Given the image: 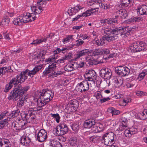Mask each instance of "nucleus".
I'll use <instances>...</instances> for the list:
<instances>
[{
    "label": "nucleus",
    "mask_w": 147,
    "mask_h": 147,
    "mask_svg": "<svg viewBox=\"0 0 147 147\" xmlns=\"http://www.w3.org/2000/svg\"><path fill=\"white\" fill-rule=\"evenodd\" d=\"M137 11L141 15L147 14V5H142L137 9Z\"/></svg>",
    "instance_id": "6ab92c4d"
},
{
    "label": "nucleus",
    "mask_w": 147,
    "mask_h": 147,
    "mask_svg": "<svg viewBox=\"0 0 147 147\" xmlns=\"http://www.w3.org/2000/svg\"><path fill=\"white\" fill-rule=\"evenodd\" d=\"M134 0H122V3L120 5L122 8L127 7L129 5L133 3Z\"/></svg>",
    "instance_id": "c756f323"
},
{
    "label": "nucleus",
    "mask_w": 147,
    "mask_h": 147,
    "mask_svg": "<svg viewBox=\"0 0 147 147\" xmlns=\"http://www.w3.org/2000/svg\"><path fill=\"white\" fill-rule=\"evenodd\" d=\"M40 98L44 99L43 102H45V104H46L52 99L54 96V93L46 89L42 90V93L40 92Z\"/></svg>",
    "instance_id": "423d86ee"
},
{
    "label": "nucleus",
    "mask_w": 147,
    "mask_h": 147,
    "mask_svg": "<svg viewBox=\"0 0 147 147\" xmlns=\"http://www.w3.org/2000/svg\"><path fill=\"white\" fill-rule=\"evenodd\" d=\"M10 119L9 118H7V119H5L0 121V124L2 128L5 127V125L7 124V123L9 121Z\"/></svg>",
    "instance_id": "37998d69"
},
{
    "label": "nucleus",
    "mask_w": 147,
    "mask_h": 147,
    "mask_svg": "<svg viewBox=\"0 0 147 147\" xmlns=\"http://www.w3.org/2000/svg\"><path fill=\"white\" fill-rule=\"evenodd\" d=\"M67 37L63 39L62 42L64 44L66 43L67 42H69V41L71 39H73V38L74 36L73 35H68L67 36Z\"/></svg>",
    "instance_id": "c03bdc74"
},
{
    "label": "nucleus",
    "mask_w": 147,
    "mask_h": 147,
    "mask_svg": "<svg viewBox=\"0 0 147 147\" xmlns=\"http://www.w3.org/2000/svg\"><path fill=\"white\" fill-rule=\"evenodd\" d=\"M50 63V65L46 69L45 71L43 72L44 75L45 76L50 73L51 71H53L56 67V66H55V64L51 63V62Z\"/></svg>",
    "instance_id": "f3484780"
},
{
    "label": "nucleus",
    "mask_w": 147,
    "mask_h": 147,
    "mask_svg": "<svg viewBox=\"0 0 147 147\" xmlns=\"http://www.w3.org/2000/svg\"><path fill=\"white\" fill-rule=\"evenodd\" d=\"M47 131L45 129H40L37 134V140L40 142H43L47 138Z\"/></svg>",
    "instance_id": "1a4fd4ad"
},
{
    "label": "nucleus",
    "mask_w": 147,
    "mask_h": 147,
    "mask_svg": "<svg viewBox=\"0 0 147 147\" xmlns=\"http://www.w3.org/2000/svg\"><path fill=\"white\" fill-rule=\"evenodd\" d=\"M74 64H67L64 67V69L66 71H71L74 69Z\"/></svg>",
    "instance_id": "ea45409f"
},
{
    "label": "nucleus",
    "mask_w": 147,
    "mask_h": 147,
    "mask_svg": "<svg viewBox=\"0 0 147 147\" xmlns=\"http://www.w3.org/2000/svg\"><path fill=\"white\" fill-rule=\"evenodd\" d=\"M98 9V7H96V8H91L90 9H89L86 11V13H87V16H89L91 15V14H93L96 12V9Z\"/></svg>",
    "instance_id": "79ce46f5"
},
{
    "label": "nucleus",
    "mask_w": 147,
    "mask_h": 147,
    "mask_svg": "<svg viewBox=\"0 0 147 147\" xmlns=\"http://www.w3.org/2000/svg\"><path fill=\"white\" fill-rule=\"evenodd\" d=\"M105 32L106 33V34L103 36L100 40H96L95 44L98 46L102 45L105 43V41L106 40L110 42L113 41V40L115 38L114 37L109 36L110 35L107 34V32Z\"/></svg>",
    "instance_id": "0eeeda50"
},
{
    "label": "nucleus",
    "mask_w": 147,
    "mask_h": 147,
    "mask_svg": "<svg viewBox=\"0 0 147 147\" xmlns=\"http://www.w3.org/2000/svg\"><path fill=\"white\" fill-rule=\"evenodd\" d=\"M32 7H30V9L28 10V12L26 13V14H27L28 16V18H30L32 16H34V11L32 10Z\"/></svg>",
    "instance_id": "de8ad7c7"
},
{
    "label": "nucleus",
    "mask_w": 147,
    "mask_h": 147,
    "mask_svg": "<svg viewBox=\"0 0 147 147\" xmlns=\"http://www.w3.org/2000/svg\"><path fill=\"white\" fill-rule=\"evenodd\" d=\"M42 67V65H37L32 70L26 69L25 70L21 72L19 76L20 77V79L22 80V82H24L25 80L27 79L28 76H29L32 78L33 75L35 74L37 72L40 70Z\"/></svg>",
    "instance_id": "20e7f679"
},
{
    "label": "nucleus",
    "mask_w": 147,
    "mask_h": 147,
    "mask_svg": "<svg viewBox=\"0 0 147 147\" xmlns=\"http://www.w3.org/2000/svg\"><path fill=\"white\" fill-rule=\"evenodd\" d=\"M58 129L61 130L64 135L66 134L68 132V127L64 123L59 125Z\"/></svg>",
    "instance_id": "393cba45"
},
{
    "label": "nucleus",
    "mask_w": 147,
    "mask_h": 147,
    "mask_svg": "<svg viewBox=\"0 0 147 147\" xmlns=\"http://www.w3.org/2000/svg\"><path fill=\"white\" fill-rule=\"evenodd\" d=\"M77 139L76 137H71L69 141L70 144L72 146H75L77 144Z\"/></svg>",
    "instance_id": "a19ab883"
},
{
    "label": "nucleus",
    "mask_w": 147,
    "mask_h": 147,
    "mask_svg": "<svg viewBox=\"0 0 147 147\" xmlns=\"http://www.w3.org/2000/svg\"><path fill=\"white\" fill-rule=\"evenodd\" d=\"M91 79V80L90 79H87V80H86L87 81V82L88 81L89 82H89V84L90 85H93L95 84V81L93 78Z\"/></svg>",
    "instance_id": "e2e57ef3"
},
{
    "label": "nucleus",
    "mask_w": 147,
    "mask_h": 147,
    "mask_svg": "<svg viewBox=\"0 0 147 147\" xmlns=\"http://www.w3.org/2000/svg\"><path fill=\"white\" fill-rule=\"evenodd\" d=\"M95 4H97L101 8H102L104 9H105V5L102 2V1L101 0H99L98 1H95L93 3V4H89L90 5H95Z\"/></svg>",
    "instance_id": "58836bf2"
},
{
    "label": "nucleus",
    "mask_w": 147,
    "mask_h": 147,
    "mask_svg": "<svg viewBox=\"0 0 147 147\" xmlns=\"http://www.w3.org/2000/svg\"><path fill=\"white\" fill-rule=\"evenodd\" d=\"M84 76L86 80L87 79L91 80V78H94L96 77V72L93 69L89 70L86 71Z\"/></svg>",
    "instance_id": "2eb2a0df"
},
{
    "label": "nucleus",
    "mask_w": 147,
    "mask_h": 147,
    "mask_svg": "<svg viewBox=\"0 0 147 147\" xmlns=\"http://www.w3.org/2000/svg\"><path fill=\"white\" fill-rule=\"evenodd\" d=\"M50 146L52 147H62L61 143L56 140H51Z\"/></svg>",
    "instance_id": "a878e982"
},
{
    "label": "nucleus",
    "mask_w": 147,
    "mask_h": 147,
    "mask_svg": "<svg viewBox=\"0 0 147 147\" xmlns=\"http://www.w3.org/2000/svg\"><path fill=\"white\" fill-rule=\"evenodd\" d=\"M20 112V111L19 110L17 109L15 111H12L10 114V115L12 117V118H14L15 117L17 116L18 115H19Z\"/></svg>",
    "instance_id": "49530a36"
},
{
    "label": "nucleus",
    "mask_w": 147,
    "mask_h": 147,
    "mask_svg": "<svg viewBox=\"0 0 147 147\" xmlns=\"http://www.w3.org/2000/svg\"><path fill=\"white\" fill-rule=\"evenodd\" d=\"M32 9L34 11V14L35 15L36 14H39L43 11L42 7L41 6H33Z\"/></svg>",
    "instance_id": "4be33fe9"
},
{
    "label": "nucleus",
    "mask_w": 147,
    "mask_h": 147,
    "mask_svg": "<svg viewBox=\"0 0 147 147\" xmlns=\"http://www.w3.org/2000/svg\"><path fill=\"white\" fill-rule=\"evenodd\" d=\"M95 124L94 119H90L86 120L84 124V127L85 128H90L93 125Z\"/></svg>",
    "instance_id": "a211bd4d"
},
{
    "label": "nucleus",
    "mask_w": 147,
    "mask_h": 147,
    "mask_svg": "<svg viewBox=\"0 0 147 147\" xmlns=\"http://www.w3.org/2000/svg\"><path fill=\"white\" fill-rule=\"evenodd\" d=\"M86 62L85 63V64L87 66H91L103 63L100 61H97L94 59H89L88 58H86Z\"/></svg>",
    "instance_id": "dca6fc26"
},
{
    "label": "nucleus",
    "mask_w": 147,
    "mask_h": 147,
    "mask_svg": "<svg viewBox=\"0 0 147 147\" xmlns=\"http://www.w3.org/2000/svg\"><path fill=\"white\" fill-rule=\"evenodd\" d=\"M22 18L20 17L19 16L18 17L15 18L14 19L13 21V24L16 25L20 26L23 24L22 22H23L22 21H21Z\"/></svg>",
    "instance_id": "473e14b6"
},
{
    "label": "nucleus",
    "mask_w": 147,
    "mask_h": 147,
    "mask_svg": "<svg viewBox=\"0 0 147 147\" xmlns=\"http://www.w3.org/2000/svg\"><path fill=\"white\" fill-rule=\"evenodd\" d=\"M25 123L24 121H19L18 122L17 125L16 130L17 131H19L22 129L25 128L26 127H24Z\"/></svg>",
    "instance_id": "cd10ccee"
},
{
    "label": "nucleus",
    "mask_w": 147,
    "mask_h": 147,
    "mask_svg": "<svg viewBox=\"0 0 147 147\" xmlns=\"http://www.w3.org/2000/svg\"><path fill=\"white\" fill-rule=\"evenodd\" d=\"M22 82V80L20 79V77L18 75L16 77L13 78L9 82V83L12 86H14V88L10 93L9 96L8 97V99L13 100L16 101L20 96H23V94L26 93L29 88V86H26L24 88L22 87L20 84Z\"/></svg>",
    "instance_id": "f257e3e1"
},
{
    "label": "nucleus",
    "mask_w": 147,
    "mask_h": 147,
    "mask_svg": "<svg viewBox=\"0 0 147 147\" xmlns=\"http://www.w3.org/2000/svg\"><path fill=\"white\" fill-rule=\"evenodd\" d=\"M147 74V72H144L140 73L138 76V79L139 81H140L143 79L144 78V76Z\"/></svg>",
    "instance_id": "603ef678"
},
{
    "label": "nucleus",
    "mask_w": 147,
    "mask_h": 147,
    "mask_svg": "<svg viewBox=\"0 0 147 147\" xmlns=\"http://www.w3.org/2000/svg\"><path fill=\"white\" fill-rule=\"evenodd\" d=\"M24 94H23L22 96L18 98L20 99L17 102V106L18 107L21 108L24 105V101L25 100V95H24Z\"/></svg>",
    "instance_id": "b1692460"
},
{
    "label": "nucleus",
    "mask_w": 147,
    "mask_h": 147,
    "mask_svg": "<svg viewBox=\"0 0 147 147\" xmlns=\"http://www.w3.org/2000/svg\"><path fill=\"white\" fill-rule=\"evenodd\" d=\"M20 17H21L22 18V20H21V21H22L23 22H22V24H23L24 23H25L28 22H29V20H27V19H28V16L27 14H26V15H21L20 16Z\"/></svg>",
    "instance_id": "a18cd8bd"
},
{
    "label": "nucleus",
    "mask_w": 147,
    "mask_h": 147,
    "mask_svg": "<svg viewBox=\"0 0 147 147\" xmlns=\"http://www.w3.org/2000/svg\"><path fill=\"white\" fill-rule=\"evenodd\" d=\"M117 13V14H119L120 17L122 19L126 18L127 16V11L124 9H120L118 11Z\"/></svg>",
    "instance_id": "5701e85b"
},
{
    "label": "nucleus",
    "mask_w": 147,
    "mask_h": 147,
    "mask_svg": "<svg viewBox=\"0 0 147 147\" xmlns=\"http://www.w3.org/2000/svg\"><path fill=\"white\" fill-rule=\"evenodd\" d=\"M11 69V67H5L0 68V76H2L5 74L6 72H8V70Z\"/></svg>",
    "instance_id": "e433bc0d"
},
{
    "label": "nucleus",
    "mask_w": 147,
    "mask_h": 147,
    "mask_svg": "<svg viewBox=\"0 0 147 147\" xmlns=\"http://www.w3.org/2000/svg\"><path fill=\"white\" fill-rule=\"evenodd\" d=\"M116 136L114 133L110 132L106 133L102 137V142L107 146H110V145L115 142V136Z\"/></svg>",
    "instance_id": "39448f33"
},
{
    "label": "nucleus",
    "mask_w": 147,
    "mask_h": 147,
    "mask_svg": "<svg viewBox=\"0 0 147 147\" xmlns=\"http://www.w3.org/2000/svg\"><path fill=\"white\" fill-rule=\"evenodd\" d=\"M96 98L97 99H99L100 98V96H101V97L102 98V96L101 95V92L100 91L98 92L96 94Z\"/></svg>",
    "instance_id": "774afa93"
},
{
    "label": "nucleus",
    "mask_w": 147,
    "mask_h": 147,
    "mask_svg": "<svg viewBox=\"0 0 147 147\" xmlns=\"http://www.w3.org/2000/svg\"><path fill=\"white\" fill-rule=\"evenodd\" d=\"M12 86V85L9 82V83L7 84L4 90V92H8Z\"/></svg>",
    "instance_id": "864d4df0"
},
{
    "label": "nucleus",
    "mask_w": 147,
    "mask_h": 147,
    "mask_svg": "<svg viewBox=\"0 0 147 147\" xmlns=\"http://www.w3.org/2000/svg\"><path fill=\"white\" fill-rule=\"evenodd\" d=\"M127 127V125H126V124H123V123L122 122L121 125H120L118 129H117V131L118 130L119 131H123L125 130V128H126Z\"/></svg>",
    "instance_id": "6e6d98bb"
},
{
    "label": "nucleus",
    "mask_w": 147,
    "mask_h": 147,
    "mask_svg": "<svg viewBox=\"0 0 147 147\" xmlns=\"http://www.w3.org/2000/svg\"><path fill=\"white\" fill-rule=\"evenodd\" d=\"M147 50V46L146 43L142 41H136L132 43L128 48L129 52L136 53Z\"/></svg>",
    "instance_id": "7ed1b4c3"
},
{
    "label": "nucleus",
    "mask_w": 147,
    "mask_h": 147,
    "mask_svg": "<svg viewBox=\"0 0 147 147\" xmlns=\"http://www.w3.org/2000/svg\"><path fill=\"white\" fill-rule=\"evenodd\" d=\"M142 20V18L141 17H133L129 19V21L130 22H139Z\"/></svg>",
    "instance_id": "4c0bfd02"
},
{
    "label": "nucleus",
    "mask_w": 147,
    "mask_h": 147,
    "mask_svg": "<svg viewBox=\"0 0 147 147\" xmlns=\"http://www.w3.org/2000/svg\"><path fill=\"white\" fill-rule=\"evenodd\" d=\"M110 98L109 97H107L106 98H104L102 99H101L100 101L101 103H103L105 102L106 101L110 100Z\"/></svg>",
    "instance_id": "69168bd1"
},
{
    "label": "nucleus",
    "mask_w": 147,
    "mask_h": 147,
    "mask_svg": "<svg viewBox=\"0 0 147 147\" xmlns=\"http://www.w3.org/2000/svg\"><path fill=\"white\" fill-rule=\"evenodd\" d=\"M139 114L141 115L140 117L143 120L147 119V115H146L145 112H142L140 113Z\"/></svg>",
    "instance_id": "bf43d9fd"
},
{
    "label": "nucleus",
    "mask_w": 147,
    "mask_h": 147,
    "mask_svg": "<svg viewBox=\"0 0 147 147\" xmlns=\"http://www.w3.org/2000/svg\"><path fill=\"white\" fill-rule=\"evenodd\" d=\"M72 105L70 104L69 105V107L67 109L71 112L75 111L76 110V107L74 106H72Z\"/></svg>",
    "instance_id": "13d9d810"
},
{
    "label": "nucleus",
    "mask_w": 147,
    "mask_h": 147,
    "mask_svg": "<svg viewBox=\"0 0 147 147\" xmlns=\"http://www.w3.org/2000/svg\"><path fill=\"white\" fill-rule=\"evenodd\" d=\"M110 53V51L108 49H96L93 51L92 55L94 56L98 55H100L109 54Z\"/></svg>",
    "instance_id": "ddd939ff"
},
{
    "label": "nucleus",
    "mask_w": 147,
    "mask_h": 147,
    "mask_svg": "<svg viewBox=\"0 0 147 147\" xmlns=\"http://www.w3.org/2000/svg\"><path fill=\"white\" fill-rule=\"evenodd\" d=\"M137 132V129H134V131H130L129 130H126L124 131V134L125 136L127 137H130L132 135L136 134Z\"/></svg>",
    "instance_id": "bb28decb"
},
{
    "label": "nucleus",
    "mask_w": 147,
    "mask_h": 147,
    "mask_svg": "<svg viewBox=\"0 0 147 147\" xmlns=\"http://www.w3.org/2000/svg\"><path fill=\"white\" fill-rule=\"evenodd\" d=\"M110 71L106 68L101 69L100 71V76L105 79H110L112 75Z\"/></svg>",
    "instance_id": "9b49d317"
},
{
    "label": "nucleus",
    "mask_w": 147,
    "mask_h": 147,
    "mask_svg": "<svg viewBox=\"0 0 147 147\" xmlns=\"http://www.w3.org/2000/svg\"><path fill=\"white\" fill-rule=\"evenodd\" d=\"M76 44L72 45L71 46L74 47L75 45L76 46L81 45L84 43V41L81 39H79L76 40Z\"/></svg>",
    "instance_id": "5fc2aeb1"
},
{
    "label": "nucleus",
    "mask_w": 147,
    "mask_h": 147,
    "mask_svg": "<svg viewBox=\"0 0 147 147\" xmlns=\"http://www.w3.org/2000/svg\"><path fill=\"white\" fill-rule=\"evenodd\" d=\"M46 53V51L44 50H42L41 52L39 53L38 55L35 57V58L37 59H40L38 61L39 62H40L42 61H44V59H45L44 56Z\"/></svg>",
    "instance_id": "412c9836"
},
{
    "label": "nucleus",
    "mask_w": 147,
    "mask_h": 147,
    "mask_svg": "<svg viewBox=\"0 0 147 147\" xmlns=\"http://www.w3.org/2000/svg\"><path fill=\"white\" fill-rule=\"evenodd\" d=\"M89 52L88 49L82 50V51H79L76 55L77 57L78 58H80L82 56H84L87 54Z\"/></svg>",
    "instance_id": "72a5a7b5"
},
{
    "label": "nucleus",
    "mask_w": 147,
    "mask_h": 147,
    "mask_svg": "<svg viewBox=\"0 0 147 147\" xmlns=\"http://www.w3.org/2000/svg\"><path fill=\"white\" fill-rule=\"evenodd\" d=\"M10 19L7 16H6L5 18H4L2 20V22L0 23V26L2 25V26L4 27L7 26L10 22Z\"/></svg>",
    "instance_id": "7c9ffc66"
},
{
    "label": "nucleus",
    "mask_w": 147,
    "mask_h": 147,
    "mask_svg": "<svg viewBox=\"0 0 147 147\" xmlns=\"http://www.w3.org/2000/svg\"><path fill=\"white\" fill-rule=\"evenodd\" d=\"M51 116L55 119L56 122L58 123L59 122V119L60 117L58 114H51Z\"/></svg>",
    "instance_id": "3c124183"
},
{
    "label": "nucleus",
    "mask_w": 147,
    "mask_h": 147,
    "mask_svg": "<svg viewBox=\"0 0 147 147\" xmlns=\"http://www.w3.org/2000/svg\"><path fill=\"white\" fill-rule=\"evenodd\" d=\"M78 10L77 9H76L75 7H74V8H71L70 9H69L68 11V13L70 16H71L73 15L74 12H75V13L76 12H77L78 11Z\"/></svg>",
    "instance_id": "8fccbe9b"
},
{
    "label": "nucleus",
    "mask_w": 147,
    "mask_h": 147,
    "mask_svg": "<svg viewBox=\"0 0 147 147\" xmlns=\"http://www.w3.org/2000/svg\"><path fill=\"white\" fill-rule=\"evenodd\" d=\"M72 54L71 53H69L67 54L65 56V57H64L65 60L69 59L71 58L72 57Z\"/></svg>",
    "instance_id": "680f3d73"
},
{
    "label": "nucleus",
    "mask_w": 147,
    "mask_h": 147,
    "mask_svg": "<svg viewBox=\"0 0 147 147\" xmlns=\"http://www.w3.org/2000/svg\"><path fill=\"white\" fill-rule=\"evenodd\" d=\"M107 111L111 113L112 116L117 115L120 113V111L119 110L116 109L113 107L109 108L107 109Z\"/></svg>",
    "instance_id": "2f4dec72"
},
{
    "label": "nucleus",
    "mask_w": 147,
    "mask_h": 147,
    "mask_svg": "<svg viewBox=\"0 0 147 147\" xmlns=\"http://www.w3.org/2000/svg\"><path fill=\"white\" fill-rule=\"evenodd\" d=\"M115 72L117 74L121 76H125L129 74L130 70L127 67L121 66L116 67Z\"/></svg>",
    "instance_id": "6e6552de"
},
{
    "label": "nucleus",
    "mask_w": 147,
    "mask_h": 147,
    "mask_svg": "<svg viewBox=\"0 0 147 147\" xmlns=\"http://www.w3.org/2000/svg\"><path fill=\"white\" fill-rule=\"evenodd\" d=\"M91 132L90 131H87L85 132V135H87L88 134L90 135L91 133L94 132L95 133L98 132L99 131V129L98 127L95 125V124L94 125H93L91 127Z\"/></svg>",
    "instance_id": "c85d7f7f"
},
{
    "label": "nucleus",
    "mask_w": 147,
    "mask_h": 147,
    "mask_svg": "<svg viewBox=\"0 0 147 147\" xmlns=\"http://www.w3.org/2000/svg\"><path fill=\"white\" fill-rule=\"evenodd\" d=\"M7 112H8L7 111H4L0 115V120L2 119L5 116L6 114L7 113Z\"/></svg>",
    "instance_id": "338daca9"
},
{
    "label": "nucleus",
    "mask_w": 147,
    "mask_h": 147,
    "mask_svg": "<svg viewBox=\"0 0 147 147\" xmlns=\"http://www.w3.org/2000/svg\"><path fill=\"white\" fill-rule=\"evenodd\" d=\"M78 90L82 92L88 90L89 87V84L87 80L83 81L78 84Z\"/></svg>",
    "instance_id": "9d476101"
},
{
    "label": "nucleus",
    "mask_w": 147,
    "mask_h": 147,
    "mask_svg": "<svg viewBox=\"0 0 147 147\" xmlns=\"http://www.w3.org/2000/svg\"><path fill=\"white\" fill-rule=\"evenodd\" d=\"M146 94V93L144 92H143L140 91H138L136 92V95L138 96H143Z\"/></svg>",
    "instance_id": "0e129e2a"
},
{
    "label": "nucleus",
    "mask_w": 147,
    "mask_h": 147,
    "mask_svg": "<svg viewBox=\"0 0 147 147\" xmlns=\"http://www.w3.org/2000/svg\"><path fill=\"white\" fill-rule=\"evenodd\" d=\"M61 129H58V127L57 128H55L53 130L54 134L56 136H61L64 135Z\"/></svg>",
    "instance_id": "f704fd0d"
},
{
    "label": "nucleus",
    "mask_w": 147,
    "mask_h": 147,
    "mask_svg": "<svg viewBox=\"0 0 147 147\" xmlns=\"http://www.w3.org/2000/svg\"><path fill=\"white\" fill-rule=\"evenodd\" d=\"M57 59V57H55V56H52L51 57H50L48 59H46L45 60V62H51V63L55 64V66H56L57 63L60 64L61 63H63L64 62V60H65L64 57H62L61 59L56 61V60Z\"/></svg>",
    "instance_id": "f8f14e48"
},
{
    "label": "nucleus",
    "mask_w": 147,
    "mask_h": 147,
    "mask_svg": "<svg viewBox=\"0 0 147 147\" xmlns=\"http://www.w3.org/2000/svg\"><path fill=\"white\" fill-rule=\"evenodd\" d=\"M31 142L30 139L28 137L23 136L21 138L20 142L23 145H28Z\"/></svg>",
    "instance_id": "aec40b11"
},
{
    "label": "nucleus",
    "mask_w": 147,
    "mask_h": 147,
    "mask_svg": "<svg viewBox=\"0 0 147 147\" xmlns=\"http://www.w3.org/2000/svg\"><path fill=\"white\" fill-rule=\"evenodd\" d=\"M131 32V29L128 26L118 28L111 26L110 28H107L105 30V32H107V34L110 35L109 36L115 38L113 40L117 39V35H119L123 38H125L129 35Z\"/></svg>",
    "instance_id": "f03ea898"
},
{
    "label": "nucleus",
    "mask_w": 147,
    "mask_h": 147,
    "mask_svg": "<svg viewBox=\"0 0 147 147\" xmlns=\"http://www.w3.org/2000/svg\"><path fill=\"white\" fill-rule=\"evenodd\" d=\"M72 129L75 131H77L79 129V125L78 124L74 123L71 126Z\"/></svg>",
    "instance_id": "09e8293b"
},
{
    "label": "nucleus",
    "mask_w": 147,
    "mask_h": 147,
    "mask_svg": "<svg viewBox=\"0 0 147 147\" xmlns=\"http://www.w3.org/2000/svg\"><path fill=\"white\" fill-rule=\"evenodd\" d=\"M37 105L38 107L40 108H41L46 104H45V102H44L43 101H42V100H38V101Z\"/></svg>",
    "instance_id": "4d7b16f0"
},
{
    "label": "nucleus",
    "mask_w": 147,
    "mask_h": 147,
    "mask_svg": "<svg viewBox=\"0 0 147 147\" xmlns=\"http://www.w3.org/2000/svg\"><path fill=\"white\" fill-rule=\"evenodd\" d=\"M73 47V46H68L66 47H63L62 49H61V52L62 51V53H63V51H67V50L71 49Z\"/></svg>",
    "instance_id": "052dcab7"
},
{
    "label": "nucleus",
    "mask_w": 147,
    "mask_h": 147,
    "mask_svg": "<svg viewBox=\"0 0 147 147\" xmlns=\"http://www.w3.org/2000/svg\"><path fill=\"white\" fill-rule=\"evenodd\" d=\"M89 140L90 142L96 143L100 140V137L97 136H93L90 137Z\"/></svg>",
    "instance_id": "c9c22d12"
},
{
    "label": "nucleus",
    "mask_w": 147,
    "mask_h": 147,
    "mask_svg": "<svg viewBox=\"0 0 147 147\" xmlns=\"http://www.w3.org/2000/svg\"><path fill=\"white\" fill-rule=\"evenodd\" d=\"M123 79L121 76H116L113 79V83L115 87H118L121 86L123 84Z\"/></svg>",
    "instance_id": "4468645a"
}]
</instances>
